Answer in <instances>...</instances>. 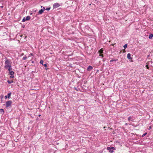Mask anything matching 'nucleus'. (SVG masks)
Wrapping results in <instances>:
<instances>
[{
	"instance_id": "20",
	"label": "nucleus",
	"mask_w": 153,
	"mask_h": 153,
	"mask_svg": "<svg viewBox=\"0 0 153 153\" xmlns=\"http://www.w3.org/2000/svg\"><path fill=\"white\" fill-rule=\"evenodd\" d=\"M43 62H44V61L43 60H41L40 61V63L41 64H42V65H43L44 64H43Z\"/></svg>"
},
{
	"instance_id": "40",
	"label": "nucleus",
	"mask_w": 153,
	"mask_h": 153,
	"mask_svg": "<svg viewBox=\"0 0 153 153\" xmlns=\"http://www.w3.org/2000/svg\"><path fill=\"white\" fill-rule=\"evenodd\" d=\"M30 14V15H31L32 14V13H31Z\"/></svg>"
},
{
	"instance_id": "35",
	"label": "nucleus",
	"mask_w": 153,
	"mask_h": 153,
	"mask_svg": "<svg viewBox=\"0 0 153 153\" xmlns=\"http://www.w3.org/2000/svg\"><path fill=\"white\" fill-rule=\"evenodd\" d=\"M34 61H31V63H34Z\"/></svg>"
},
{
	"instance_id": "10",
	"label": "nucleus",
	"mask_w": 153,
	"mask_h": 153,
	"mask_svg": "<svg viewBox=\"0 0 153 153\" xmlns=\"http://www.w3.org/2000/svg\"><path fill=\"white\" fill-rule=\"evenodd\" d=\"M10 65H11V64H10L5 65L4 68L6 69H8V68H9V66H10Z\"/></svg>"
},
{
	"instance_id": "43",
	"label": "nucleus",
	"mask_w": 153,
	"mask_h": 153,
	"mask_svg": "<svg viewBox=\"0 0 153 153\" xmlns=\"http://www.w3.org/2000/svg\"><path fill=\"white\" fill-rule=\"evenodd\" d=\"M151 63H152V61H151Z\"/></svg>"
},
{
	"instance_id": "32",
	"label": "nucleus",
	"mask_w": 153,
	"mask_h": 153,
	"mask_svg": "<svg viewBox=\"0 0 153 153\" xmlns=\"http://www.w3.org/2000/svg\"><path fill=\"white\" fill-rule=\"evenodd\" d=\"M95 1L97 2L96 3H97L99 2V1H97V0H95Z\"/></svg>"
},
{
	"instance_id": "16",
	"label": "nucleus",
	"mask_w": 153,
	"mask_h": 153,
	"mask_svg": "<svg viewBox=\"0 0 153 153\" xmlns=\"http://www.w3.org/2000/svg\"><path fill=\"white\" fill-rule=\"evenodd\" d=\"M12 69V68L11 65H10V66H9L8 68V70L9 71H11V70Z\"/></svg>"
},
{
	"instance_id": "28",
	"label": "nucleus",
	"mask_w": 153,
	"mask_h": 153,
	"mask_svg": "<svg viewBox=\"0 0 153 153\" xmlns=\"http://www.w3.org/2000/svg\"><path fill=\"white\" fill-rule=\"evenodd\" d=\"M42 10H43L44 11V10H45V7H43V8L42 9Z\"/></svg>"
},
{
	"instance_id": "9",
	"label": "nucleus",
	"mask_w": 153,
	"mask_h": 153,
	"mask_svg": "<svg viewBox=\"0 0 153 153\" xmlns=\"http://www.w3.org/2000/svg\"><path fill=\"white\" fill-rule=\"evenodd\" d=\"M44 65L45 67V69L47 71L49 69V68L47 67V63H45L44 64V65Z\"/></svg>"
},
{
	"instance_id": "22",
	"label": "nucleus",
	"mask_w": 153,
	"mask_h": 153,
	"mask_svg": "<svg viewBox=\"0 0 153 153\" xmlns=\"http://www.w3.org/2000/svg\"><path fill=\"white\" fill-rule=\"evenodd\" d=\"M27 58V57L26 56H24L23 57L22 59L23 60H26Z\"/></svg>"
},
{
	"instance_id": "21",
	"label": "nucleus",
	"mask_w": 153,
	"mask_h": 153,
	"mask_svg": "<svg viewBox=\"0 0 153 153\" xmlns=\"http://www.w3.org/2000/svg\"><path fill=\"white\" fill-rule=\"evenodd\" d=\"M127 46V44H126L123 46V47L125 49L126 48Z\"/></svg>"
},
{
	"instance_id": "1",
	"label": "nucleus",
	"mask_w": 153,
	"mask_h": 153,
	"mask_svg": "<svg viewBox=\"0 0 153 153\" xmlns=\"http://www.w3.org/2000/svg\"><path fill=\"white\" fill-rule=\"evenodd\" d=\"M62 4H60L58 3H54L53 5V9H55L59 7L60 6L62 5Z\"/></svg>"
},
{
	"instance_id": "30",
	"label": "nucleus",
	"mask_w": 153,
	"mask_h": 153,
	"mask_svg": "<svg viewBox=\"0 0 153 153\" xmlns=\"http://www.w3.org/2000/svg\"><path fill=\"white\" fill-rule=\"evenodd\" d=\"M30 55L31 56H33V53H30V54L29 55V56H30Z\"/></svg>"
},
{
	"instance_id": "12",
	"label": "nucleus",
	"mask_w": 153,
	"mask_h": 153,
	"mask_svg": "<svg viewBox=\"0 0 153 153\" xmlns=\"http://www.w3.org/2000/svg\"><path fill=\"white\" fill-rule=\"evenodd\" d=\"M153 38V34H150L149 36V39H152Z\"/></svg>"
},
{
	"instance_id": "3",
	"label": "nucleus",
	"mask_w": 153,
	"mask_h": 153,
	"mask_svg": "<svg viewBox=\"0 0 153 153\" xmlns=\"http://www.w3.org/2000/svg\"><path fill=\"white\" fill-rule=\"evenodd\" d=\"M5 59H6L5 60V65L10 64H11L10 63V60H9L8 59H7L6 58H5Z\"/></svg>"
},
{
	"instance_id": "15",
	"label": "nucleus",
	"mask_w": 153,
	"mask_h": 153,
	"mask_svg": "<svg viewBox=\"0 0 153 153\" xmlns=\"http://www.w3.org/2000/svg\"><path fill=\"white\" fill-rule=\"evenodd\" d=\"M4 110L2 109H0V114H2L4 113Z\"/></svg>"
},
{
	"instance_id": "19",
	"label": "nucleus",
	"mask_w": 153,
	"mask_h": 153,
	"mask_svg": "<svg viewBox=\"0 0 153 153\" xmlns=\"http://www.w3.org/2000/svg\"><path fill=\"white\" fill-rule=\"evenodd\" d=\"M103 50L102 49H101L99 51V52L100 53H103Z\"/></svg>"
},
{
	"instance_id": "18",
	"label": "nucleus",
	"mask_w": 153,
	"mask_h": 153,
	"mask_svg": "<svg viewBox=\"0 0 153 153\" xmlns=\"http://www.w3.org/2000/svg\"><path fill=\"white\" fill-rule=\"evenodd\" d=\"M26 18L24 17V18H23V19H22V22H25V21H26Z\"/></svg>"
},
{
	"instance_id": "7",
	"label": "nucleus",
	"mask_w": 153,
	"mask_h": 153,
	"mask_svg": "<svg viewBox=\"0 0 153 153\" xmlns=\"http://www.w3.org/2000/svg\"><path fill=\"white\" fill-rule=\"evenodd\" d=\"M131 54L130 53H128L127 55V58L129 59H132V58L131 57Z\"/></svg>"
},
{
	"instance_id": "13",
	"label": "nucleus",
	"mask_w": 153,
	"mask_h": 153,
	"mask_svg": "<svg viewBox=\"0 0 153 153\" xmlns=\"http://www.w3.org/2000/svg\"><path fill=\"white\" fill-rule=\"evenodd\" d=\"M30 16H28L26 17V19L27 21H29L30 19Z\"/></svg>"
},
{
	"instance_id": "24",
	"label": "nucleus",
	"mask_w": 153,
	"mask_h": 153,
	"mask_svg": "<svg viewBox=\"0 0 153 153\" xmlns=\"http://www.w3.org/2000/svg\"><path fill=\"white\" fill-rule=\"evenodd\" d=\"M51 9V7H48V8H46V9H45V10H48V11L49 10H50Z\"/></svg>"
},
{
	"instance_id": "6",
	"label": "nucleus",
	"mask_w": 153,
	"mask_h": 153,
	"mask_svg": "<svg viewBox=\"0 0 153 153\" xmlns=\"http://www.w3.org/2000/svg\"><path fill=\"white\" fill-rule=\"evenodd\" d=\"M93 69V67L91 65H89L87 68V70L88 71H91Z\"/></svg>"
},
{
	"instance_id": "37",
	"label": "nucleus",
	"mask_w": 153,
	"mask_h": 153,
	"mask_svg": "<svg viewBox=\"0 0 153 153\" xmlns=\"http://www.w3.org/2000/svg\"><path fill=\"white\" fill-rule=\"evenodd\" d=\"M150 56V55H148L147 56V58H148Z\"/></svg>"
},
{
	"instance_id": "14",
	"label": "nucleus",
	"mask_w": 153,
	"mask_h": 153,
	"mask_svg": "<svg viewBox=\"0 0 153 153\" xmlns=\"http://www.w3.org/2000/svg\"><path fill=\"white\" fill-rule=\"evenodd\" d=\"M128 120L129 121H133V119L131 117H129L128 118Z\"/></svg>"
},
{
	"instance_id": "25",
	"label": "nucleus",
	"mask_w": 153,
	"mask_h": 153,
	"mask_svg": "<svg viewBox=\"0 0 153 153\" xmlns=\"http://www.w3.org/2000/svg\"><path fill=\"white\" fill-rule=\"evenodd\" d=\"M99 56H102V58L103 57V54H102V53H100L99 55Z\"/></svg>"
},
{
	"instance_id": "31",
	"label": "nucleus",
	"mask_w": 153,
	"mask_h": 153,
	"mask_svg": "<svg viewBox=\"0 0 153 153\" xmlns=\"http://www.w3.org/2000/svg\"><path fill=\"white\" fill-rule=\"evenodd\" d=\"M74 89H75V90H76V91H78V90H77V89L76 88V87H74Z\"/></svg>"
},
{
	"instance_id": "23",
	"label": "nucleus",
	"mask_w": 153,
	"mask_h": 153,
	"mask_svg": "<svg viewBox=\"0 0 153 153\" xmlns=\"http://www.w3.org/2000/svg\"><path fill=\"white\" fill-rule=\"evenodd\" d=\"M112 59L113 60V61H117L118 60V59Z\"/></svg>"
},
{
	"instance_id": "4",
	"label": "nucleus",
	"mask_w": 153,
	"mask_h": 153,
	"mask_svg": "<svg viewBox=\"0 0 153 153\" xmlns=\"http://www.w3.org/2000/svg\"><path fill=\"white\" fill-rule=\"evenodd\" d=\"M11 92H10L7 94V95H6L5 96V98L6 99L7 98H10L11 95Z\"/></svg>"
},
{
	"instance_id": "39",
	"label": "nucleus",
	"mask_w": 153,
	"mask_h": 153,
	"mask_svg": "<svg viewBox=\"0 0 153 153\" xmlns=\"http://www.w3.org/2000/svg\"><path fill=\"white\" fill-rule=\"evenodd\" d=\"M40 116H41V115H40H40H39V117H40Z\"/></svg>"
},
{
	"instance_id": "34",
	"label": "nucleus",
	"mask_w": 153,
	"mask_h": 153,
	"mask_svg": "<svg viewBox=\"0 0 153 153\" xmlns=\"http://www.w3.org/2000/svg\"><path fill=\"white\" fill-rule=\"evenodd\" d=\"M151 126H149V128H148V129H150L151 128Z\"/></svg>"
},
{
	"instance_id": "44",
	"label": "nucleus",
	"mask_w": 153,
	"mask_h": 153,
	"mask_svg": "<svg viewBox=\"0 0 153 153\" xmlns=\"http://www.w3.org/2000/svg\"><path fill=\"white\" fill-rule=\"evenodd\" d=\"M3 105H5L4 104H3Z\"/></svg>"
},
{
	"instance_id": "36",
	"label": "nucleus",
	"mask_w": 153,
	"mask_h": 153,
	"mask_svg": "<svg viewBox=\"0 0 153 153\" xmlns=\"http://www.w3.org/2000/svg\"><path fill=\"white\" fill-rule=\"evenodd\" d=\"M103 62L105 61V59H103Z\"/></svg>"
},
{
	"instance_id": "5",
	"label": "nucleus",
	"mask_w": 153,
	"mask_h": 153,
	"mask_svg": "<svg viewBox=\"0 0 153 153\" xmlns=\"http://www.w3.org/2000/svg\"><path fill=\"white\" fill-rule=\"evenodd\" d=\"M12 103L11 100H9L6 102L5 105H10Z\"/></svg>"
},
{
	"instance_id": "8",
	"label": "nucleus",
	"mask_w": 153,
	"mask_h": 153,
	"mask_svg": "<svg viewBox=\"0 0 153 153\" xmlns=\"http://www.w3.org/2000/svg\"><path fill=\"white\" fill-rule=\"evenodd\" d=\"M44 11L43 10L41 9L40 10H39L38 12V14H42Z\"/></svg>"
},
{
	"instance_id": "11",
	"label": "nucleus",
	"mask_w": 153,
	"mask_h": 153,
	"mask_svg": "<svg viewBox=\"0 0 153 153\" xmlns=\"http://www.w3.org/2000/svg\"><path fill=\"white\" fill-rule=\"evenodd\" d=\"M9 71V74L10 75H13L15 73L13 71Z\"/></svg>"
},
{
	"instance_id": "2",
	"label": "nucleus",
	"mask_w": 153,
	"mask_h": 153,
	"mask_svg": "<svg viewBox=\"0 0 153 153\" xmlns=\"http://www.w3.org/2000/svg\"><path fill=\"white\" fill-rule=\"evenodd\" d=\"M107 149V150H109V152L111 153H113L114 152L113 150L115 149V148L114 147H108Z\"/></svg>"
},
{
	"instance_id": "27",
	"label": "nucleus",
	"mask_w": 153,
	"mask_h": 153,
	"mask_svg": "<svg viewBox=\"0 0 153 153\" xmlns=\"http://www.w3.org/2000/svg\"><path fill=\"white\" fill-rule=\"evenodd\" d=\"M147 134V133H146H146H145L144 134H143L142 135V136L143 137L144 136H145V135Z\"/></svg>"
},
{
	"instance_id": "41",
	"label": "nucleus",
	"mask_w": 153,
	"mask_h": 153,
	"mask_svg": "<svg viewBox=\"0 0 153 153\" xmlns=\"http://www.w3.org/2000/svg\"><path fill=\"white\" fill-rule=\"evenodd\" d=\"M42 7H43V6H41V8H42Z\"/></svg>"
},
{
	"instance_id": "17",
	"label": "nucleus",
	"mask_w": 153,
	"mask_h": 153,
	"mask_svg": "<svg viewBox=\"0 0 153 153\" xmlns=\"http://www.w3.org/2000/svg\"><path fill=\"white\" fill-rule=\"evenodd\" d=\"M7 82L8 84H11L13 82V80H8L7 81Z\"/></svg>"
},
{
	"instance_id": "29",
	"label": "nucleus",
	"mask_w": 153,
	"mask_h": 153,
	"mask_svg": "<svg viewBox=\"0 0 153 153\" xmlns=\"http://www.w3.org/2000/svg\"><path fill=\"white\" fill-rule=\"evenodd\" d=\"M22 27L23 28H25V25H22Z\"/></svg>"
},
{
	"instance_id": "33",
	"label": "nucleus",
	"mask_w": 153,
	"mask_h": 153,
	"mask_svg": "<svg viewBox=\"0 0 153 153\" xmlns=\"http://www.w3.org/2000/svg\"><path fill=\"white\" fill-rule=\"evenodd\" d=\"M113 61V60H112V59H111L110 61V62H112Z\"/></svg>"
},
{
	"instance_id": "38",
	"label": "nucleus",
	"mask_w": 153,
	"mask_h": 153,
	"mask_svg": "<svg viewBox=\"0 0 153 153\" xmlns=\"http://www.w3.org/2000/svg\"><path fill=\"white\" fill-rule=\"evenodd\" d=\"M107 128V127H104V128Z\"/></svg>"
},
{
	"instance_id": "42",
	"label": "nucleus",
	"mask_w": 153,
	"mask_h": 153,
	"mask_svg": "<svg viewBox=\"0 0 153 153\" xmlns=\"http://www.w3.org/2000/svg\"><path fill=\"white\" fill-rule=\"evenodd\" d=\"M7 106V107H8V106H9L7 105V106Z\"/></svg>"
},
{
	"instance_id": "26",
	"label": "nucleus",
	"mask_w": 153,
	"mask_h": 153,
	"mask_svg": "<svg viewBox=\"0 0 153 153\" xmlns=\"http://www.w3.org/2000/svg\"><path fill=\"white\" fill-rule=\"evenodd\" d=\"M11 76H10V78H13L14 77V76L13 75H10Z\"/></svg>"
}]
</instances>
